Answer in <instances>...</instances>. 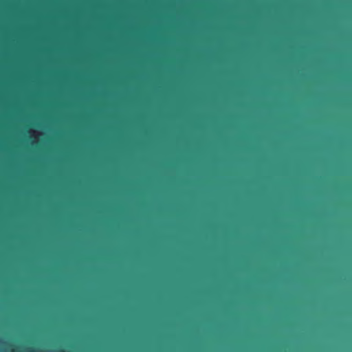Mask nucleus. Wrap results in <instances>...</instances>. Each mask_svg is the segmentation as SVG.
I'll return each mask as SVG.
<instances>
[{"instance_id": "nucleus-1", "label": "nucleus", "mask_w": 352, "mask_h": 352, "mask_svg": "<svg viewBox=\"0 0 352 352\" xmlns=\"http://www.w3.org/2000/svg\"><path fill=\"white\" fill-rule=\"evenodd\" d=\"M29 352H34V350L33 349H30L28 350Z\"/></svg>"}, {"instance_id": "nucleus-2", "label": "nucleus", "mask_w": 352, "mask_h": 352, "mask_svg": "<svg viewBox=\"0 0 352 352\" xmlns=\"http://www.w3.org/2000/svg\"><path fill=\"white\" fill-rule=\"evenodd\" d=\"M59 352H65V351H59Z\"/></svg>"}]
</instances>
